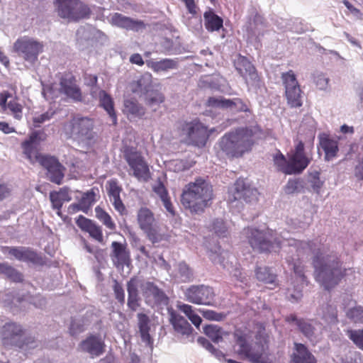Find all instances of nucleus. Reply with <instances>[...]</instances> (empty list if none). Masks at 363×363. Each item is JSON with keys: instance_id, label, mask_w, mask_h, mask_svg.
<instances>
[{"instance_id": "f257e3e1", "label": "nucleus", "mask_w": 363, "mask_h": 363, "mask_svg": "<svg viewBox=\"0 0 363 363\" xmlns=\"http://www.w3.org/2000/svg\"><path fill=\"white\" fill-rule=\"evenodd\" d=\"M298 255L310 252L316 281L326 290L334 288L346 275L347 269L337 252L331 250L325 237H318L308 242L295 239L287 240Z\"/></svg>"}, {"instance_id": "f03ea898", "label": "nucleus", "mask_w": 363, "mask_h": 363, "mask_svg": "<svg viewBox=\"0 0 363 363\" xmlns=\"http://www.w3.org/2000/svg\"><path fill=\"white\" fill-rule=\"evenodd\" d=\"M255 143V132L252 128L239 127L225 133L219 140V156L229 160L242 157L252 151Z\"/></svg>"}, {"instance_id": "7ed1b4c3", "label": "nucleus", "mask_w": 363, "mask_h": 363, "mask_svg": "<svg viewBox=\"0 0 363 363\" xmlns=\"http://www.w3.org/2000/svg\"><path fill=\"white\" fill-rule=\"evenodd\" d=\"M213 199L212 186L206 179L198 177L184 186L181 203L191 213H200L211 204Z\"/></svg>"}, {"instance_id": "20e7f679", "label": "nucleus", "mask_w": 363, "mask_h": 363, "mask_svg": "<svg viewBox=\"0 0 363 363\" xmlns=\"http://www.w3.org/2000/svg\"><path fill=\"white\" fill-rule=\"evenodd\" d=\"M312 161V155L305 151L302 140H296L294 148L286 157L280 152L274 156V163L278 171L286 175L298 174L307 168Z\"/></svg>"}, {"instance_id": "39448f33", "label": "nucleus", "mask_w": 363, "mask_h": 363, "mask_svg": "<svg viewBox=\"0 0 363 363\" xmlns=\"http://www.w3.org/2000/svg\"><path fill=\"white\" fill-rule=\"evenodd\" d=\"M238 345V353L252 363H264V355L268 350V335L264 327H261L255 335V344L252 347L247 342L248 335L241 329H236L233 334Z\"/></svg>"}, {"instance_id": "423d86ee", "label": "nucleus", "mask_w": 363, "mask_h": 363, "mask_svg": "<svg viewBox=\"0 0 363 363\" xmlns=\"http://www.w3.org/2000/svg\"><path fill=\"white\" fill-rule=\"evenodd\" d=\"M212 132L213 130H209L199 119L184 121L179 127V135L182 141L188 145L198 147L206 146Z\"/></svg>"}, {"instance_id": "0eeeda50", "label": "nucleus", "mask_w": 363, "mask_h": 363, "mask_svg": "<svg viewBox=\"0 0 363 363\" xmlns=\"http://www.w3.org/2000/svg\"><path fill=\"white\" fill-rule=\"evenodd\" d=\"M25 330L22 325L15 322H9L5 323L0 330V337L3 345L5 347H18L23 349L25 347H33L35 343L34 337H23Z\"/></svg>"}, {"instance_id": "6e6552de", "label": "nucleus", "mask_w": 363, "mask_h": 363, "mask_svg": "<svg viewBox=\"0 0 363 363\" xmlns=\"http://www.w3.org/2000/svg\"><path fill=\"white\" fill-rule=\"evenodd\" d=\"M94 119L80 114L72 116V118L63 125V132L68 138L85 141L94 138Z\"/></svg>"}, {"instance_id": "1a4fd4ad", "label": "nucleus", "mask_w": 363, "mask_h": 363, "mask_svg": "<svg viewBox=\"0 0 363 363\" xmlns=\"http://www.w3.org/2000/svg\"><path fill=\"white\" fill-rule=\"evenodd\" d=\"M245 233L247 240L254 250L259 252H268L274 250L275 246L281 247V242L276 237L273 230L267 228L260 230L257 228H245Z\"/></svg>"}, {"instance_id": "9d476101", "label": "nucleus", "mask_w": 363, "mask_h": 363, "mask_svg": "<svg viewBox=\"0 0 363 363\" xmlns=\"http://www.w3.org/2000/svg\"><path fill=\"white\" fill-rule=\"evenodd\" d=\"M55 6L58 16L68 22H78L91 14L90 8L80 0H55Z\"/></svg>"}, {"instance_id": "9b49d317", "label": "nucleus", "mask_w": 363, "mask_h": 363, "mask_svg": "<svg viewBox=\"0 0 363 363\" xmlns=\"http://www.w3.org/2000/svg\"><path fill=\"white\" fill-rule=\"evenodd\" d=\"M139 228L145 234L147 238L155 244L164 240L154 213L147 207L140 208L137 214Z\"/></svg>"}, {"instance_id": "f8f14e48", "label": "nucleus", "mask_w": 363, "mask_h": 363, "mask_svg": "<svg viewBox=\"0 0 363 363\" xmlns=\"http://www.w3.org/2000/svg\"><path fill=\"white\" fill-rule=\"evenodd\" d=\"M281 79L284 86L287 104L291 108L301 107L303 105L302 95L303 92L294 71L289 70L283 72Z\"/></svg>"}, {"instance_id": "ddd939ff", "label": "nucleus", "mask_w": 363, "mask_h": 363, "mask_svg": "<svg viewBox=\"0 0 363 363\" xmlns=\"http://www.w3.org/2000/svg\"><path fill=\"white\" fill-rule=\"evenodd\" d=\"M123 154L125 161L133 171V176L139 181L147 182L151 178V173L141 153L133 147H126Z\"/></svg>"}, {"instance_id": "4468645a", "label": "nucleus", "mask_w": 363, "mask_h": 363, "mask_svg": "<svg viewBox=\"0 0 363 363\" xmlns=\"http://www.w3.org/2000/svg\"><path fill=\"white\" fill-rule=\"evenodd\" d=\"M43 43L28 36L18 38L13 45L15 51L26 61L31 63L38 60L39 54L43 51Z\"/></svg>"}, {"instance_id": "2eb2a0df", "label": "nucleus", "mask_w": 363, "mask_h": 363, "mask_svg": "<svg viewBox=\"0 0 363 363\" xmlns=\"http://www.w3.org/2000/svg\"><path fill=\"white\" fill-rule=\"evenodd\" d=\"M184 294L189 302L197 305L211 306L216 297L213 288L204 284L191 285L186 289Z\"/></svg>"}, {"instance_id": "dca6fc26", "label": "nucleus", "mask_w": 363, "mask_h": 363, "mask_svg": "<svg viewBox=\"0 0 363 363\" xmlns=\"http://www.w3.org/2000/svg\"><path fill=\"white\" fill-rule=\"evenodd\" d=\"M59 93L73 101L79 102L83 99L81 88L77 84L76 77L70 71H66L59 76Z\"/></svg>"}, {"instance_id": "f3484780", "label": "nucleus", "mask_w": 363, "mask_h": 363, "mask_svg": "<svg viewBox=\"0 0 363 363\" xmlns=\"http://www.w3.org/2000/svg\"><path fill=\"white\" fill-rule=\"evenodd\" d=\"M39 164L47 170V176L50 182L61 184L65 177V168L60 163L58 160L48 155L40 157Z\"/></svg>"}, {"instance_id": "a211bd4d", "label": "nucleus", "mask_w": 363, "mask_h": 363, "mask_svg": "<svg viewBox=\"0 0 363 363\" xmlns=\"http://www.w3.org/2000/svg\"><path fill=\"white\" fill-rule=\"evenodd\" d=\"M4 253H8L19 261L30 262L36 265H43V257L34 250L26 247H4Z\"/></svg>"}, {"instance_id": "6ab92c4d", "label": "nucleus", "mask_w": 363, "mask_h": 363, "mask_svg": "<svg viewBox=\"0 0 363 363\" xmlns=\"http://www.w3.org/2000/svg\"><path fill=\"white\" fill-rule=\"evenodd\" d=\"M23 106L19 102L16 96L9 91L0 93V111L11 114L15 119L21 120L23 118Z\"/></svg>"}, {"instance_id": "aec40b11", "label": "nucleus", "mask_w": 363, "mask_h": 363, "mask_svg": "<svg viewBox=\"0 0 363 363\" xmlns=\"http://www.w3.org/2000/svg\"><path fill=\"white\" fill-rule=\"evenodd\" d=\"M206 106L213 108L230 109L235 112H248L250 108L245 101L240 98L226 99L223 97H210L207 100Z\"/></svg>"}, {"instance_id": "412c9836", "label": "nucleus", "mask_w": 363, "mask_h": 363, "mask_svg": "<svg viewBox=\"0 0 363 363\" xmlns=\"http://www.w3.org/2000/svg\"><path fill=\"white\" fill-rule=\"evenodd\" d=\"M41 135L40 131H33L29 138L21 143L23 152L31 164L39 163V158L45 155L39 153L38 150L40 141L44 140L41 138Z\"/></svg>"}, {"instance_id": "4be33fe9", "label": "nucleus", "mask_w": 363, "mask_h": 363, "mask_svg": "<svg viewBox=\"0 0 363 363\" xmlns=\"http://www.w3.org/2000/svg\"><path fill=\"white\" fill-rule=\"evenodd\" d=\"M234 200L251 203L257 201V191L245 179L239 178L234 184Z\"/></svg>"}, {"instance_id": "5701e85b", "label": "nucleus", "mask_w": 363, "mask_h": 363, "mask_svg": "<svg viewBox=\"0 0 363 363\" xmlns=\"http://www.w3.org/2000/svg\"><path fill=\"white\" fill-rule=\"evenodd\" d=\"M133 93H143L146 95L145 104L148 106L160 105L164 101V95L158 90L150 89L151 86L143 87V79H138L132 84Z\"/></svg>"}, {"instance_id": "b1692460", "label": "nucleus", "mask_w": 363, "mask_h": 363, "mask_svg": "<svg viewBox=\"0 0 363 363\" xmlns=\"http://www.w3.org/2000/svg\"><path fill=\"white\" fill-rule=\"evenodd\" d=\"M80 350L94 358L99 357L105 352L106 345L99 335H90L79 345Z\"/></svg>"}, {"instance_id": "393cba45", "label": "nucleus", "mask_w": 363, "mask_h": 363, "mask_svg": "<svg viewBox=\"0 0 363 363\" xmlns=\"http://www.w3.org/2000/svg\"><path fill=\"white\" fill-rule=\"evenodd\" d=\"M75 222L82 231L89 233L91 238L99 243L104 244L102 228L94 221L80 215L76 218Z\"/></svg>"}, {"instance_id": "a878e982", "label": "nucleus", "mask_w": 363, "mask_h": 363, "mask_svg": "<svg viewBox=\"0 0 363 363\" xmlns=\"http://www.w3.org/2000/svg\"><path fill=\"white\" fill-rule=\"evenodd\" d=\"M319 145L325 153L324 160L330 161L337 157L339 152L338 140L325 133L318 135Z\"/></svg>"}, {"instance_id": "bb28decb", "label": "nucleus", "mask_w": 363, "mask_h": 363, "mask_svg": "<svg viewBox=\"0 0 363 363\" xmlns=\"http://www.w3.org/2000/svg\"><path fill=\"white\" fill-rule=\"evenodd\" d=\"M111 253L110 257L115 267H123L128 264L130 261V252L127 250L126 245L117 241L111 243Z\"/></svg>"}, {"instance_id": "cd10ccee", "label": "nucleus", "mask_w": 363, "mask_h": 363, "mask_svg": "<svg viewBox=\"0 0 363 363\" xmlns=\"http://www.w3.org/2000/svg\"><path fill=\"white\" fill-rule=\"evenodd\" d=\"M235 67L238 73L246 80H258V74L255 66L245 56L239 55L235 61Z\"/></svg>"}, {"instance_id": "c85d7f7f", "label": "nucleus", "mask_w": 363, "mask_h": 363, "mask_svg": "<svg viewBox=\"0 0 363 363\" xmlns=\"http://www.w3.org/2000/svg\"><path fill=\"white\" fill-rule=\"evenodd\" d=\"M111 23L113 26L134 31H138L145 26L143 21L134 20L119 13H115L111 16Z\"/></svg>"}, {"instance_id": "c756f323", "label": "nucleus", "mask_w": 363, "mask_h": 363, "mask_svg": "<svg viewBox=\"0 0 363 363\" xmlns=\"http://www.w3.org/2000/svg\"><path fill=\"white\" fill-rule=\"evenodd\" d=\"M285 321L289 323H295L298 330L307 338L311 339L314 337L315 328L314 326V320L298 318L295 314H289L284 318Z\"/></svg>"}, {"instance_id": "7c9ffc66", "label": "nucleus", "mask_w": 363, "mask_h": 363, "mask_svg": "<svg viewBox=\"0 0 363 363\" xmlns=\"http://www.w3.org/2000/svg\"><path fill=\"white\" fill-rule=\"evenodd\" d=\"M123 111L128 118H142L146 113L145 108L135 99L124 101Z\"/></svg>"}, {"instance_id": "2f4dec72", "label": "nucleus", "mask_w": 363, "mask_h": 363, "mask_svg": "<svg viewBox=\"0 0 363 363\" xmlns=\"http://www.w3.org/2000/svg\"><path fill=\"white\" fill-rule=\"evenodd\" d=\"M147 67L151 69L154 72L159 73L167 72L171 69H175L178 67V62L173 59L165 58L160 61L147 60L145 62Z\"/></svg>"}, {"instance_id": "473e14b6", "label": "nucleus", "mask_w": 363, "mask_h": 363, "mask_svg": "<svg viewBox=\"0 0 363 363\" xmlns=\"http://www.w3.org/2000/svg\"><path fill=\"white\" fill-rule=\"evenodd\" d=\"M169 321L176 332L182 335H187L191 333L193 328L183 316L177 313L174 311H172L169 313Z\"/></svg>"}, {"instance_id": "72a5a7b5", "label": "nucleus", "mask_w": 363, "mask_h": 363, "mask_svg": "<svg viewBox=\"0 0 363 363\" xmlns=\"http://www.w3.org/2000/svg\"><path fill=\"white\" fill-rule=\"evenodd\" d=\"M294 352L291 357L292 363H317L315 357L301 343H295Z\"/></svg>"}, {"instance_id": "f704fd0d", "label": "nucleus", "mask_w": 363, "mask_h": 363, "mask_svg": "<svg viewBox=\"0 0 363 363\" xmlns=\"http://www.w3.org/2000/svg\"><path fill=\"white\" fill-rule=\"evenodd\" d=\"M137 317L138 320V328L143 342H145L147 345L152 346L153 344V340L150 335V320L149 317L143 313H139L137 315Z\"/></svg>"}, {"instance_id": "c9c22d12", "label": "nucleus", "mask_w": 363, "mask_h": 363, "mask_svg": "<svg viewBox=\"0 0 363 363\" xmlns=\"http://www.w3.org/2000/svg\"><path fill=\"white\" fill-rule=\"evenodd\" d=\"M204 26L208 32L218 31L223 26V20L218 16L212 9L206 11L203 13Z\"/></svg>"}, {"instance_id": "e433bc0d", "label": "nucleus", "mask_w": 363, "mask_h": 363, "mask_svg": "<svg viewBox=\"0 0 363 363\" xmlns=\"http://www.w3.org/2000/svg\"><path fill=\"white\" fill-rule=\"evenodd\" d=\"M99 96L100 106L103 107L109 115L112 120L113 125H116L117 124V115L114 109V102L112 97L104 90L99 91Z\"/></svg>"}, {"instance_id": "4c0bfd02", "label": "nucleus", "mask_w": 363, "mask_h": 363, "mask_svg": "<svg viewBox=\"0 0 363 363\" xmlns=\"http://www.w3.org/2000/svg\"><path fill=\"white\" fill-rule=\"evenodd\" d=\"M50 200L52 208H62L64 202H68L72 200L70 190L68 187L64 186L59 191H52L50 193Z\"/></svg>"}, {"instance_id": "58836bf2", "label": "nucleus", "mask_w": 363, "mask_h": 363, "mask_svg": "<svg viewBox=\"0 0 363 363\" xmlns=\"http://www.w3.org/2000/svg\"><path fill=\"white\" fill-rule=\"evenodd\" d=\"M140 288L143 295L145 298L153 297L155 300H161L164 294L153 282L143 281L140 284Z\"/></svg>"}, {"instance_id": "ea45409f", "label": "nucleus", "mask_w": 363, "mask_h": 363, "mask_svg": "<svg viewBox=\"0 0 363 363\" xmlns=\"http://www.w3.org/2000/svg\"><path fill=\"white\" fill-rule=\"evenodd\" d=\"M203 332L213 342L218 343L224 336L228 335V332L216 325H208L203 328Z\"/></svg>"}, {"instance_id": "a19ab883", "label": "nucleus", "mask_w": 363, "mask_h": 363, "mask_svg": "<svg viewBox=\"0 0 363 363\" xmlns=\"http://www.w3.org/2000/svg\"><path fill=\"white\" fill-rule=\"evenodd\" d=\"M255 276L257 280L259 281L267 284H274L275 286H277V284L276 283L277 275L271 272V270L269 267H257L255 269Z\"/></svg>"}, {"instance_id": "79ce46f5", "label": "nucleus", "mask_w": 363, "mask_h": 363, "mask_svg": "<svg viewBox=\"0 0 363 363\" xmlns=\"http://www.w3.org/2000/svg\"><path fill=\"white\" fill-rule=\"evenodd\" d=\"M0 274L6 275L8 279L13 282L19 283L23 281V274L8 263L0 262Z\"/></svg>"}, {"instance_id": "37998d69", "label": "nucleus", "mask_w": 363, "mask_h": 363, "mask_svg": "<svg viewBox=\"0 0 363 363\" xmlns=\"http://www.w3.org/2000/svg\"><path fill=\"white\" fill-rule=\"evenodd\" d=\"M177 272L182 282H190L194 279V271L185 262H180L177 265Z\"/></svg>"}, {"instance_id": "c03bdc74", "label": "nucleus", "mask_w": 363, "mask_h": 363, "mask_svg": "<svg viewBox=\"0 0 363 363\" xmlns=\"http://www.w3.org/2000/svg\"><path fill=\"white\" fill-rule=\"evenodd\" d=\"M96 217L107 228L114 230L116 225L112 220L110 215L100 206L95 208Z\"/></svg>"}, {"instance_id": "a18cd8bd", "label": "nucleus", "mask_w": 363, "mask_h": 363, "mask_svg": "<svg viewBox=\"0 0 363 363\" xmlns=\"http://www.w3.org/2000/svg\"><path fill=\"white\" fill-rule=\"evenodd\" d=\"M179 308L188 317L196 327H199L201 325L202 319L198 314H196L191 305L184 303L179 306Z\"/></svg>"}, {"instance_id": "49530a36", "label": "nucleus", "mask_w": 363, "mask_h": 363, "mask_svg": "<svg viewBox=\"0 0 363 363\" xmlns=\"http://www.w3.org/2000/svg\"><path fill=\"white\" fill-rule=\"evenodd\" d=\"M95 201V194L93 191L84 193L79 201L82 211L87 213Z\"/></svg>"}, {"instance_id": "de8ad7c7", "label": "nucleus", "mask_w": 363, "mask_h": 363, "mask_svg": "<svg viewBox=\"0 0 363 363\" xmlns=\"http://www.w3.org/2000/svg\"><path fill=\"white\" fill-rule=\"evenodd\" d=\"M322 318L328 323L335 324L338 322L337 311L335 307L331 305H326L323 308Z\"/></svg>"}, {"instance_id": "09e8293b", "label": "nucleus", "mask_w": 363, "mask_h": 363, "mask_svg": "<svg viewBox=\"0 0 363 363\" xmlns=\"http://www.w3.org/2000/svg\"><path fill=\"white\" fill-rule=\"evenodd\" d=\"M313 82L320 90H326L329 86L330 79L323 72H316L312 76Z\"/></svg>"}, {"instance_id": "8fccbe9b", "label": "nucleus", "mask_w": 363, "mask_h": 363, "mask_svg": "<svg viewBox=\"0 0 363 363\" xmlns=\"http://www.w3.org/2000/svg\"><path fill=\"white\" fill-rule=\"evenodd\" d=\"M349 339L360 350H363V328L358 330L350 329L346 332Z\"/></svg>"}, {"instance_id": "3c124183", "label": "nucleus", "mask_w": 363, "mask_h": 363, "mask_svg": "<svg viewBox=\"0 0 363 363\" xmlns=\"http://www.w3.org/2000/svg\"><path fill=\"white\" fill-rule=\"evenodd\" d=\"M346 316L354 323L363 324V307L358 306L348 309Z\"/></svg>"}, {"instance_id": "603ef678", "label": "nucleus", "mask_w": 363, "mask_h": 363, "mask_svg": "<svg viewBox=\"0 0 363 363\" xmlns=\"http://www.w3.org/2000/svg\"><path fill=\"white\" fill-rule=\"evenodd\" d=\"M106 190L111 201H112L113 198L120 197L122 187L116 179H111L107 182Z\"/></svg>"}, {"instance_id": "864d4df0", "label": "nucleus", "mask_w": 363, "mask_h": 363, "mask_svg": "<svg viewBox=\"0 0 363 363\" xmlns=\"http://www.w3.org/2000/svg\"><path fill=\"white\" fill-rule=\"evenodd\" d=\"M143 281H141L138 277H133L127 282V291L128 295L139 294L138 287Z\"/></svg>"}, {"instance_id": "5fc2aeb1", "label": "nucleus", "mask_w": 363, "mask_h": 363, "mask_svg": "<svg viewBox=\"0 0 363 363\" xmlns=\"http://www.w3.org/2000/svg\"><path fill=\"white\" fill-rule=\"evenodd\" d=\"M301 187V181L299 179H290L284 186V191L287 194H292L299 191Z\"/></svg>"}, {"instance_id": "6e6d98bb", "label": "nucleus", "mask_w": 363, "mask_h": 363, "mask_svg": "<svg viewBox=\"0 0 363 363\" xmlns=\"http://www.w3.org/2000/svg\"><path fill=\"white\" fill-rule=\"evenodd\" d=\"M213 230L215 233L219 237H225L227 233V228L224 222L222 220L216 219L213 223Z\"/></svg>"}, {"instance_id": "4d7b16f0", "label": "nucleus", "mask_w": 363, "mask_h": 363, "mask_svg": "<svg viewBox=\"0 0 363 363\" xmlns=\"http://www.w3.org/2000/svg\"><path fill=\"white\" fill-rule=\"evenodd\" d=\"M113 289L114 291L115 297L117 301L121 304H124L125 303V292L122 285L118 282L116 280L114 281V284L113 286Z\"/></svg>"}, {"instance_id": "13d9d810", "label": "nucleus", "mask_w": 363, "mask_h": 363, "mask_svg": "<svg viewBox=\"0 0 363 363\" xmlns=\"http://www.w3.org/2000/svg\"><path fill=\"white\" fill-rule=\"evenodd\" d=\"M310 183L313 190L318 193L323 185V182L320 180L318 172H315L312 174Z\"/></svg>"}, {"instance_id": "bf43d9fd", "label": "nucleus", "mask_w": 363, "mask_h": 363, "mask_svg": "<svg viewBox=\"0 0 363 363\" xmlns=\"http://www.w3.org/2000/svg\"><path fill=\"white\" fill-rule=\"evenodd\" d=\"M153 191L160 196L162 201L169 197L166 187L160 181L153 186Z\"/></svg>"}, {"instance_id": "052dcab7", "label": "nucleus", "mask_w": 363, "mask_h": 363, "mask_svg": "<svg viewBox=\"0 0 363 363\" xmlns=\"http://www.w3.org/2000/svg\"><path fill=\"white\" fill-rule=\"evenodd\" d=\"M140 299L139 294L128 295V308L133 311H136L140 306Z\"/></svg>"}, {"instance_id": "680f3d73", "label": "nucleus", "mask_w": 363, "mask_h": 363, "mask_svg": "<svg viewBox=\"0 0 363 363\" xmlns=\"http://www.w3.org/2000/svg\"><path fill=\"white\" fill-rule=\"evenodd\" d=\"M111 201L116 211H117L121 216L127 214L126 208L123 204L121 196L112 199Z\"/></svg>"}, {"instance_id": "e2e57ef3", "label": "nucleus", "mask_w": 363, "mask_h": 363, "mask_svg": "<svg viewBox=\"0 0 363 363\" xmlns=\"http://www.w3.org/2000/svg\"><path fill=\"white\" fill-rule=\"evenodd\" d=\"M203 316L207 320L217 321H220L224 318L223 314L217 313L212 310H206L203 311Z\"/></svg>"}, {"instance_id": "0e129e2a", "label": "nucleus", "mask_w": 363, "mask_h": 363, "mask_svg": "<svg viewBox=\"0 0 363 363\" xmlns=\"http://www.w3.org/2000/svg\"><path fill=\"white\" fill-rule=\"evenodd\" d=\"M185 4V6L189 13L195 16L197 13V6L194 0H181Z\"/></svg>"}, {"instance_id": "69168bd1", "label": "nucleus", "mask_w": 363, "mask_h": 363, "mask_svg": "<svg viewBox=\"0 0 363 363\" xmlns=\"http://www.w3.org/2000/svg\"><path fill=\"white\" fill-rule=\"evenodd\" d=\"M163 205L166 208V211L169 213L171 216H174L176 215V212L174 211V206L170 201L169 196L162 201Z\"/></svg>"}, {"instance_id": "338daca9", "label": "nucleus", "mask_w": 363, "mask_h": 363, "mask_svg": "<svg viewBox=\"0 0 363 363\" xmlns=\"http://www.w3.org/2000/svg\"><path fill=\"white\" fill-rule=\"evenodd\" d=\"M54 113H50L49 112L44 113L33 118L34 123H42L46 121L50 120L53 116Z\"/></svg>"}, {"instance_id": "774afa93", "label": "nucleus", "mask_w": 363, "mask_h": 363, "mask_svg": "<svg viewBox=\"0 0 363 363\" xmlns=\"http://www.w3.org/2000/svg\"><path fill=\"white\" fill-rule=\"evenodd\" d=\"M11 194V189L4 184H0V202L8 198Z\"/></svg>"}]
</instances>
